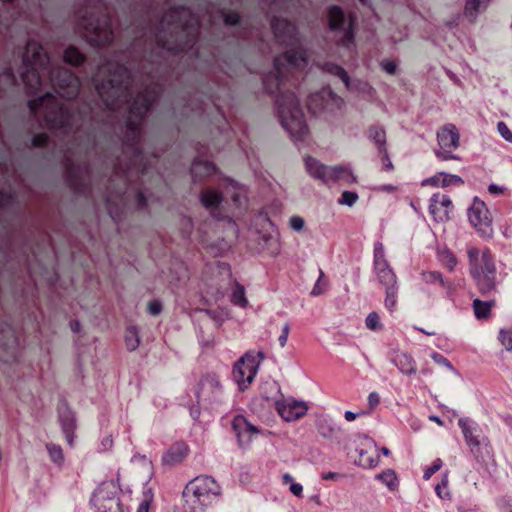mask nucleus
Wrapping results in <instances>:
<instances>
[{
	"label": "nucleus",
	"instance_id": "obj_9",
	"mask_svg": "<svg viewBox=\"0 0 512 512\" xmlns=\"http://www.w3.org/2000/svg\"><path fill=\"white\" fill-rule=\"evenodd\" d=\"M374 271L379 283L385 288L397 285V276L385 258L384 246L381 242L374 244Z\"/></svg>",
	"mask_w": 512,
	"mask_h": 512
},
{
	"label": "nucleus",
	"instance_id": "obj_54",
	"mask_svg": "<svg viewBox=\"0 0 512 512\" xmlns=\"http://www.w3.org/2000/svg\"><path fill=\"white\" fill-rule=\"evenodd\" d=\"M151 104V102L148 100V99H143V103L141 104V108L140 107H137L135 106L132 110L133 113H135V110H137V112L140 113V110L143 109V110H147L149 105Z\"/></svg>",
	"mask_w": 512,
	"mask_h": 512
},
{
	"label": "nucleus",
	"instance_id": "obj_40",
	"mask_svg": "<svg viewBox=\"0 0 512 512\" xmlns=\"http://www.w3.org/2000/svg\"><path fill=\"white\" fill-rule=\"evenodd\" d=\"M497 131L507 142L512 143V131L509 129L505 122H498Z\"/></svg>",
	"mask_w": 512,
	"mask_h": 512
},
{
	"label": "nucleus",
	"instance_id": "obj_47",
	"mask_svg": "<svg viewBox=\"0 0 512 512\" xmlns=\"http://www.w3.org/2000/svg\"><path fill=\"white\" fill-rule=\"evenodd\" d=\"M444 260H445V263H446V266L450 269V270H453L454 267L457 265V259L456 257L448 252L445 256H444Z\"/></svg>",
	"mask_w": 512,
	"mask_h": 512
},
{
	"label": "nucleus",
	"instance_id": "obj_2",
	"mask_svg": "<svg viewBox=\"0 0 512 512\" xmlns=\"http://www.w3.org/2000/svg\"><path fill=\"white\" fill-rule=\"evenodd\" d=\"M219 494L220 487L213 478L196 477L184 490V510L185 512H203Z\"/></svg>",
	"mask_w": 512,
	"mask_h": 512
},
{
	"label": "nucleus",
	"instance_id": "obj_26",
	"mask_svg": "<svg viewBox=\"0 0 512 512\" xmlns=\"http://www.w3.org/2000/svg\"><path fill=\"white\" fill-rule=\"evenodd\" d=\"M487 4L488 0H467L465 6V15L474 20L481 6L484 5L486 7Z\"/></svg>",
	"mask_w": 512,
	"mask_h": 512
},
{
	"label": "nucleus",
	"instance_id": "obj_51",
	"mask_svg": "<svg viewBox=\"0 0 512 512\" xmlns=\"http://www.w3.org/2000/svg\"><path fill=\"white\" fill-rule=\"evenodd\" d=\"M331 174H333L336 179H340L343 176H347L348 172L346 170H343L340 168H335V169L331 170Z\"/></svg>",
	"mask_w": 512,
	"mask_h": 512
},
{
	"label": "nucleus",
	"instance_id": "obj_61",
	"mask_svg": "<svg viewBox=\"0 0 512 512\" xmlns=\"http://www.w3.org/2000/svg\"><path fill=\"white\" fill-rule=\"evenodd\" d=\"M430 419L439 425H442V421L438 416H431Z\"/></svg>",
	"mask_w": 512,
	"mask_h": 512
},
{
	"label": "nucleus",
	"instance_id": "obj_39",
	"mask_svg": "<svg viewBox=\"0 0 512 512\" xmlns=\"http://www.w3.org/2000/svg\"><path fill=\"white\" fill-rule=\"evenodd\" d=\"M378 154L381 159L382 168L385 171H391L393 170L394 166L393 163L389 157L387 148L384 149V151H378Z\"/></svg>",
	"mask_w": 512,
	"mask_h": 512
},
{
	"label": "nucleus",
	"instance_id": "obj_36",
	"mask_svg": "<svg viewBox=\"0 0 512 512\" xmlns=\"http://www.w3.org/2000/svg\"><path fill=\"white\" fill-rule=\"evenodd\" d=\"M153 503V494L151 491H146L143 493V497L141 500V503L139 504V507L137 509V512H149L150 508Z\"/></svg>",
	"mask_w": 512,
	"mask_h": 512
},
{
	"label": "nucleus",
	"instance_id": "obj_24",
	"mask_svg": "<svg viewBox=\"0 0 512 512\" xmlns=\"http://www.w3.org/2000/svg\"><path fill=\"white\" fill-rule=\"evenodd\" d=\"M385 292H386V297H385L384 305L390 312H393L397 306L398 284L386 287Z\"/></svg>",
	"mask_w": 512,
	"mask_h": 512
},
{
	"label": "nucleus",
	"instance_id": "obj_25",
	"mask_svg": "<svg viewBox=\"0 0 512 512\" xmlns=\"http://www.w3.org/2000/svg\"><path fill=\"white\" fill-rule=\"evenodd\" d=\"M276 37L281 38L284 34L292 35L294 33V26L286 20H276L272 24Z\"/></svg>",
	"mask_w": 512,
	"mask_h": 512
},
{
	"label": "nucleus",
	"instance_id": "obj_4",
	"mask_svg": "<svg viewBox=\"0 0 512 512\" xmlns=\"http://www.w3.org/2000/svg\"><path fill=\"white\" fill-rule=\"evenodd\" d=\"M464 439L478 462H486L493 457V448L486 437H481V431L471 425L469 419L458 420Z\"/></svg>",
	"mask_w": 512,
	"mask_h": 512
},
{
	"label": "nucleus",
	"instance_id": "obj_64",
	"mask_svg": "<svg viewBox=\"0 0 512 512\" xmlns=\"http://www.w3.org/2000/svg\"><path fill=\"white\" fill-rule=\"evenodd\" d=\"M345 417H346V419H347V420H349V421H350V420H352V412L347 411V412H346V414H345Z\"/></svg>",
	"mask_w": 512,
	"mask_h": 512
},
{
	"label": "nucleus",
	"instance_id": "obj_23",
	"mask_svg": "<svg viewBox=\"0 0 512 512\" xmlns=\"http://www.w3.org/2000/svg\"><path fill=\"white\" fill-rule=\"evenodd\" d=\"M201 202L207 208L217 207L221 202V195L216 190L207 189L202 192Z\"/></svg>",
	"mask_w": 512,
	"mask_h": 512
},
{
	"label": "nucleus",
	"instance_id": "obj_1",
	"mask_svg": "<svg viewBox=\"0 0 512 512\" xmlns=\"http://www.w3.org/2000/svg\"><path fill=\"white\" fill-rule=\"evenodd\" d=\"M469 271L476 283L478 291L487 295L496 289L495 259L489 248L480 251L476 247H470L467 251Z\"/></svg>",
	"mask_w": 512,
	"mask_h": 512
},
{
	"label": "nucleus",
	"instance_id": "obj_48",
	"mask_svg": "<svg viewBox=\"0 0 512 512\" xmlns=\"http://www.w3.org/2000/svg\"><path fill=\"white\" fill-rule=\"evenodd\" d=\"M224 22L227 24H235L238 21V15L234 12H229L223 15Z\"/></svg>",
	"mask_w": 512,
	"mask_h": 512
},
{
	"label": "nucleus",
	"instance_id": "obj_21",
	"mask_svg": "<svg viewBox=\"0 0 512 512\" xmlns=\"http://www.w3.org/2000/svg\"><path fill=\"white\" fill-rule=\"evenodd\" d=\"M393 362L403 374L411 375L416 372V362L406 353L397 354Z\"/></svg>",
	"mask_w": 512,
	"mask_h": 512
},
{
	"label": "nucleus",
	"instance_id": "obj_27",
	"mask_svg": "<svg viewBox=\"0 0 512 512\" xmlns=\"http://www.w3.org/2000/svg\"><path fill=\"white\" fill-rule=\"evenodd\" d=\"M498 340L506 351L512 352V326L501 328L498 332Z\"/></svg>",
	"mask_w": 512,
	"mask_h": 512
},
{
	"label": "nucleus",
	"instance_id": "obj_45",
	"mask_svg": "<svg viewBox=\"0 0 512 512\" xmlns=\"http://www.w3.org/2000/svg\"><path fill=\"white\" fill-rule=\"evenodd\" d=\"M290 226L291 228H293L294 230H301L304 226V220L303 218L299 217V216H293L290 221Z\"/></svg>",
	"mask_w": 512,
	"mask_h": 512
},
{
	"label": "nucleus",
	"instance_id": "obj_28",
	"mask_svg": "<svg viewBox=\"0 0 512 512\" xmlns=\"http://www.w3.org/2000/svg\"><path fill=\"white\" fill-rule=\"evenodd\" d=\"M376 479L383 482L390 490H393L396 486V474L393 470L388 469L376 475Z\"/></svg>",
	"mask_w": 512,
	"mask_h": 512
},
{
	"label": "nucleus",
	"instance_id": "obj_8",
	"mask_svg": "<svg viewBox=\"0 0 512 512\" xmlns=\"http://www.w3.org/2000/svg\"><path fill=\"white\" fill-rule=\"evenodd\" d=\"M354 444L356 445L355 451L357 459L354 458V463L363 468H373L379 463V450L375 441L364 434H358L354 437Z\"/></svg>",
	"mask_w": 512,
	"mask_h": 512
},
{
	"label": "nucleus",
	"instance_id": "obj_53",
	"mask_svg": "<svg viewBox=\"0 0 512 512\" xmlns=\"http://www.w3.org/2000/svg\"><path fill=\"white\" fill-rule=\"evenodd\" d=\"M340 202L351 205L352 204V193H350L348 191L344 192L342 195V200Z\"/></svg>",
	"mask_w": 512,
	"mask_h": 512
},
{
	"label": "nucleus",
	"instance_id": "obj_29",
	"mask_svg": "<svg viewBox=\"0 0 512 512\" xmlns=\"http://www.w3.org/2000/svg\"><path fill=\"white\" fill-rule=\"evenodd\" d=\"M365 326L371 331H380L383 329V324L377 312H370L365 319Z\"/></svg>",
	"mask_w": 512,
	"mask_h": 512
},
{
	"label": "nucleus",
	"instance_id": "obj_34",
	"mask_svg": "<svg viewBox=\"0 0 512 512\" xmlns=\"http://www.w3.org/2000/svg\"><path fill=\"white\" fill-rule=\"evenodd\" d=\"M379 402H380V397H379L378 393L371 392L368 395V407H367V409L365 411H361V412H354V420L359 415L371 413L374 410V408L379 404Z\"/></svg>",
	"mask_w": 512,
	"mask_h": 512
},
{
	"label": "nucleus",
	"instance_id": "obj_63",
	"mask_svg": "<svg viewBox=\"0 0 512 512\" xmlns=\"http://www.w3.org/2000/svg\"><path fill=\"white\" fill-rule=\"evenodd\" d=\"M382 453L385 455V456H388L390 454V450L386 447H383L381 449Z\"/></svg>",
	"mask_w": 512,
	"mask_h": 512
},
{
	"label": "nucleus",
	"instance_id": "obj_41",
	"mask_svg": "<svg viewBox=\"0 0 512 512\" xmlns=\"http://www.w3.org/2000/svg\"><path fill=\"white\" fill-rule=\"evenodd\" d=\"M307 166L312 174H314L317 177H325V168L321 165H318V163L314 160L308 161Z\"/></svg>",
	"mask_w": 512,
	"mask_h": 512
},
{
	"label": "nucleus",
	"instance_id": "obj_57",
	"mask_svg": "<svg viewBox=\"0 0 512 512\" xmlns=\"http://www.w3.org/2000/svg\"><path fill=\"white\" fill-rule=\"evenodd\" d=\"M488 190H489L491 193H500V192H502V188H500L499 186H497V185H495V184H491V185H489Z\"/></svg>",
	"mask_w": 512,
	"mask_h": 512
},
{
	"label": "nucleus",
	"instance_id": "obj_30",
	"mask_svg": "<svg viewBox=\"0 0 512 512\" xmlns=\"http://www.w3.org/2000/svg\"><path fill=\"white\" fill-rule=\"evenodd\" d=\"M423 281L427 284H439L441 287H446V281L442 274L437 271L424 272L422 274Z\"/></svg>",
	"mask_w": 512,
	"mask_h": 512
},
{
	"label": "nucleus",
	"instance_id": "obj_62",
	"mask_svg": "<svg viewBox=\"0 0 512 512\" xmlns=\"http://www.w3.org/2000/svg\"><path fill=\"white\" fill-rule=\"evenodd\" d=\"M363 6L370 7V0H359Z\"/></svg>",
	"mask_w": 512,
	"mask_h": 512
},
{
	"label": "nucleus",
	"instance_id": "obj_55",
	"mask_svg": "<svg viewBox=\"0 0 512 512\" xmlns=\"http://www.w3.org/2000/svg\"><path fill=\"white\" fill-rule=\"evenodd\" d=\"M378 190L384 191V192H394L396 190V187L392 184H387V185L380 186L378 188Z\"/></svg>",
	"mask_w": 512,
	"mask_h": 512
},
{
	"label": "nucleus",
	"instance_id": "obj_18",
	"mask_svg": "<svg viewBox=\"0 0 512 512\" xmlns=\"http://www.w3.org/2000/svg\"><path fill=\"white\" fill-rule=\"evenodd\" d=\"M367 137L374 143L378 151H384L386 145V131L379 125H372L367 129Z\"/></svg>",
	"mask_w": 512,
	"mask_h": 512
},
{
	"label": "nucleus",
	"instance_id": "obj_31",
	"mask_svg": "<svg viewBox=\"0 0 512 512\" xmlns=\"http://www.w3.org/2000/svg\"><path fill=\"white\" fill-rule=\"evenodd\" d=\"M64 60L72 65H79L83 62L84 56L74 47L65 50Z\"/></svg>",
	"mask_w": 512,
	"mask_h": 512
},
{
	"label": "nucleus",
	"instance_id": "obj_44",
	"mask_svg": "<svg viewBox=\"0 0 512 512\" xmlns=\"http://www.w3.org/2000/svg\"><path fill=\"white\" fill-rule=\"evenodd\" d=\"M148 310L152 315H158L162 310V305L157 300L150 301L148 303Z\"/></svg>",
	"mask_w": 512,
	"mask_h": 512
},
{
	"label": "nucleus",
	"instance_id": "obj_50",
	"mask_svg": "<svg viewBox=\"0 0 512 512\" xmlns=\"http://www.w3.org/2000/svg\"><path fill=\"white\" fill-rule=\"evenodd\" d=\"M46 139H47L46 135H44V134H39V135H37V136H35V137H34V139H33V145H34V146H42V145H44V144H45Z\"/></svg>",
	"mask_w": 512,
	"mask_h": 512
},
{
	"label": "nucleus",
	"instance_id": "obj_60",
	"mask_svg": "<svg viewBox=\"0 0 512 512\" xmlns=\"http://www.w3.org/2000/svg\"><path fill=\"white\" fill-rule=\"evenodd\" d=\"M283 480H284L285 483H290V484L293 483V479H292V477L289 474H285L283 476Z\"/></svg>",
	"mask_w": 512,
	"mask_h": 512
},
{
	"label": "nucleus",
	"instance_id": "obj_17",
	"mask_svg": "<svg viewBox=\"0 0 512 512\" xmlns=\"http://www.w3.org/2000/svg\"><path fill=\"white\" fill-rule=\"evenodd\" d=\"M84 36L93 44L96 45H105L111 41V30L109 27L105 26L103 28H94L93 31H90L88 27H85Z\"/></svg>",
	"mask_w": 512,
	"mask_h": 512
},
{
	"label": "nucleus",
	"instance_id": "obj_35",
	"mask_svg": "<svg viewBox=\"0 0 512 512\" xmlns=\"http://www.w3.org/2000/svg\"><path fill=\"white\" fill-rule=\"evenodd\" d=\"M440 175H441V186L442 187L463 184L462 178L458 175L448 174L445 172H440Z\"/></svg>",
	"mask_w": 512,
	"mask_h": 512
},
{
	"label": "nucleus",
	"instance_id": "obj_49",
	"mask_svg": "<svg viewBox=\"0 0 512 512\" xmlns=\"http://www.w3.org/2000/svg\"><path fill=\"white\" fill-rule=\"evenodd\" d=\"M302 486L298 483H291L290 485V491L297 497L302 496Z\"/></svg>",
	"mask_w": 512,
	"mask_h": 512
},
{
	"label": "nucleus",
	"instance_id": "obj_58",
	"mask_svg": "<svg viewBox=\"0 0 512 512\" xmlns=\"http://www.w3.org/2000/svg\"><path fill=\"white\" fill-rule=\"evenodd\" d=\"M507 512H512V497L505 500Z\"/></svg>",
	"mask_w": 512,
	"mask_h": 512
},
{
	"label": "nucleus",
	"instance_id": "obj_42",
	"mask_svg": "<svg viewBox=\"0 0 512 512\" xmlns=\"http://www.w3.org/2000/svg\"><path fill=\"white\" fill-rule=\"evenodd\" d=\"M381 68L388 74L394 75L396 73L397 64L393 60H382L380 62Z\"/></svg>",
	"mask_w": 512,
	"mask_h": 512
},
{
	"label": "nucleus",
	"instance_id": "obj_7",
	"mask_svg": "<svg viewBox=\"0 0 512 512\" xmlns=\"http://www.w3.org/2000/svg\"><path fill=\"white\" fill-rule=\"evenodd\" d=\"M468 219L471 225L483 238L493 235L492 217L484 201L475 197L468 209Z\"/></svg>",
	"mask_w": 512,
	"mask_h": 512
},
{
	"label": "nucleus",
	"instance_id": "obj_13",
	"mask_svg": "<svg viewBox=\"0 0 512 512\" xmlns=\"http://www.w3.org/2000/svg\"><path fill=\"white\" fill-rule=\"evenodd\" d=\"M279 415L286 421L297 420L307 412L304 402L293 399H283L276 404Z\"/></svg>",
	"mask_w": 512,
	"mask_h": 512
},
{
	"label": "nucleus",
	"instance_id": "obj_37",
	"mask_svg": "<svg viewBox=\"0 0 512 512\" xmlns=\"http://www.w3.org/2000/svg\"><path fill=\"white\" fill-rule=\"evenodd\" d=\"M360 91H363L364 93H366L367 97L369 99H372L374 97V94H375V90L368 83H364V82H360V81H355L354 80V93L355 92H360Z\"/></svg>",
	"mask_w": 512,
	"mask_h": 512
},
{
	"label": "nucleus",
	"instance_id": "obj_14",
	"mask_svg": "<svg viewBox=\"0 0 512 512\" xmlns=\"http://www.w3.org/2000/svg\"><path fill=\"white\" fill-rule=\"evenodd\" d=\"M232 427L241 445L249 444L253 436L259 434V430L241 415L234 417Z\"/></svg>",
	"mask_w": 512,
	"mask_h": 512
},
{
	"label": "nucleus",
	"instance_id": "obj_43",
	"mask_svg": "<svg viewBox=\"0 0 512 512\" xmlns=\"http://www.w3.org/2000/svg\"><path fill=\"white\" fill-rule=\"evenodd\" d=\"M431 358L439 365H443V366H446L448 367L449 369H453L450 361L445 357L443 356L442 354L438 353V352H433L431 354Z\"/></svg>",
	"mask_w": 512,
	"mask_h": 512
},
{
	"label": "nucleus",
	"instance_id": "obj_16",
	"mask_svg": "<svg viewBox=\"0 0 512 512\" xmlns=\"http://www.w3.org/2000/svg\"><path fill=\"white\" fill-rule=\"evenodd\" d=\"M189 447L184 442H176L171 445L163 456V463L166 465L180 464L188 455Z\"/></svg>",
	"mask_w": 512,
	"mask_h": 512
},
{
	"label": "nucleus",
	"instance_id": "obj_38",
	"mask_svg": "<svg viewBox=\"0 0 512 512\" xmlns=\"http://www.w3.org/2000/svg\"><path fill=\"white\" fill-rule=\"evenodd\" d=\"M443 462L440 458L435 459L432 464L424 470L423 478L429 480L433 474L441 469Z\"/></svg>",
	"mask_w": 512,
	"mask_h": 512
},
{
	"label": "nucleus",
	"instance_id": "obj_6",
	"mask_svg": "<svg viewBox=\"0 0 512 512\" xmlns=\"http://www.w3.org/2000/svg\"><path fill=\"white\" fill-rule=\"evenodd\" d=\"M437 141L440 147L435 150L436 157L441 161L455 160L457 156L453 154L460 145V134L457 127L448 123L441 127L437 132Z\"/></svg>",
	"mask_w": 512,
	"mask_h": 512
},
{
	"label": "nucleus",
	"instance_id": "obj_19",
	"mask_svg": "<svg viewBox=\"0 0 512 512\" xmlns=\"http://www.w3.org/2000/svg\"><path fill=\"white\" fill-rule=\"evenodd\" d=\"M286 61L288 65L295 67V68H301L304 67L306 64V54L302 50L292 51L286 53L283 58L277 59L276 66L280 70L279 65H284L281 61Z\"/></svg>",
	"mask_w": 512,
	"mask_h": 512
},
{
	"label": "nucleus",
	"instance_id": "obj_32",
	"mask_svg": "<svg viewBox=\"0 0 512 512\" xmlns=\"http://www.w3.org/2000/svg\"><path fill=\"white\" fill-rule=\"evenodd\" d=\"M231 300L236 305H239L242 307L246 306L247 299L245 297V291H244L243 286H241L239 284L235 285L232 296H231Z\"/></svg>",
	"mask_w": 512,
	"mask_h": 512
},
{
	"label": "nucleus",
	"instance_id": "obj_33",
	"mask_svg": "<svg viewBox=\"0 0 512 512\" xmlns=\"http://www.w3.org/2000/svg\"><path fill=\"white\" fill-rule=\"evenodd\" d=\"M328 17L331 28H337L343 22V12L338 7H332L329 10Z\"/></svg>",
	"mask_w": 512,
	"mask_h": 512
},
{
	"label": "nucleus",
	"instance_id": "obj_46",
	"mask_svg": "<svg viewBox=\"0 0 512 512\" xmlns=\"http://www.w3.org/2000/svg\"><path fill=\"white\" fill-rule=\"evenodd\" d=\"M423 186L431 185V186H441V175L438 173L430 178H427L422 183Z\"/></svg>",
	"mask_w": 512,
	"mask_h": 512
},
{
	"label": "nucleus",
	"instance_id": "obj_11",
	"mask_svg": "<svg viewBox=\"0 0 512 512\" xmlns=\"http://www.w3.org/2000/svg\"><path fill=\"white\" fill-rule=\"evenodd\" d=\"M29 107L31 111L37 115L44 114L45 120L48 124H51L52 127L58 125L56 122V116L59 115L61 118L63 117L62 107L57 103L55 98L46 94L44 97L38 100H32L29 103Z\"/></svg>",
	"mask_w": 512,
	"mask_h": 512
},
{
	"label": "nucleus",
	"instance_id": "obj_22",
	"mask_svg": "<svg viewBox=\"0 0 512 512\" xmlns=\"http://www.w3.org/2000/svg\"><path fill=\"white\" fill-rule=\"evenodd\" d=\"M472 306L477 319H487L490 317L491 309L495 306V300L482 301L480 299H475Z\"/></svg>",
	"mask_w": 512,
	"mask_h": 512
},
{
	"label": "nucleus",
	"instance_id": "obj_3",
	"mask_svg": "<svg viewBox=\"0 0 512 512\" xmlns=\"http://www.w3.org/2000/svg\"><path fill=\"white\" fill-rule=\"evenodd\" d=\"M48 63L49 59L45 53H42V47L35 41L29 42L24 54L25 72L22 74L24 83L33 89L40 86L41 77L49 73Z\"/></svg>",
	"mask_w": 512,
	"mask_h": 512
},
{
	"label": "nucleus",
	"instance_id": "obj_5",
	"mask_svg": "<svg viewBox=\"0 0 512 512\" xmlns=\"http://www.w3.org/2000/svg\"><path fill=\"white\" fill-rule=\"evenodd\" d=\"M113 68V76L111 79L107 81V84H96V89L101 96V98L106 102L107 105H113L112 102H110V97H121L123 95V88L122 84L125 80L129 79L128 71L118 65V64H110L107 70L111 71ZM106 71V68L103 70L101 69L95 79L96 82H98V78L100 75H102Z\"/></svg>",
	"mask_w": 512,
	"mask_h": 512
},
{
	"label": "nucleus",
	"instance_id": "obj_56",
	"mask_svg": "<svg viewBox=\"0 0 512 512\" xmlns=\"http://www.w3.org/2000/svg\"><path fill=\"white\" fill-rule=\"evenodd\" d=\"M287 337H288V327H285L283 329V334L280 336L281 346H284L286 344Z\"/></svg>",
	"mask_w": 512,
	"mask_h": 512
},
{
	"label": "nucleus",
	"instance_id": "obj_15",
	"mask_svg": "<svg viewBox=\"0 0 512 512\" xmlns=\"http://www.w3.org/2000/svg\"><path fill=\"white\" fill-rule=\"evenodd\" d=\"M57 77L59 80L57 81V86L60 89H64L65 91L61 93L62 97L71 98L78 93L79 81L76 77L72 75L70 71L67 69H58L56 71ZM60 94V92H58Z\"/></svg>",
	"mask_w": 512,
	"mask_h": 512
},
{
	"label": "nucleus",
	"instance_id": "obj_52",
	"mask_svg": "<svg viewBox=\"0 0 512 512\" xmlns=\"http://www.w3.org/2000/svg\"><path fill=\"white\" fill-rule=\"evenodd\" d=\"M447 483H448V480L444 479L441 481V483L437 484V486L435 487V491H436L437 495L441 498L443 497L442 489L447 487Z\"/></svg>",
	"mask_w": 512,
	"mask_h": 512
},
{
	"label": "nucleus",
	"instance_id": "obj_12",
	"mask_svg": "<svg viewBox=\"0 0 512 512\" xmlns=\"http://www.w3.org/2000/svg\"><path fill=\"white\" fill-rule=\"evenodd\" d=\"M452 209L453 204L449 196L441 193L432 195L429 204V213L434 220L438 222L447 221L450 218L449 214Z\"/></svg>",
	"mask_w": 512,
	"mask_h": 512
},
{
	"label": "nucleus",
	"instance_id": "obj_59",
	"mask_svg": "<svg viewBox=\"0 0 512 512\" xmlns=\"http://www.w3.org/2000/svg\"><path fill=\"white\" fill-rule=\"evenodd\" d=\"M338 476V474H335V473H326V474H323L322 475V478L324 480H328V479H334Z\"/></svg>",
	"mask_w": 512,
	"mask_h": 512
},
{
	"label": "nucleus",
	"instance_id": "obj_10",
	"mask_svg": "<svg viewBox=\"0 0 512 512\" xmlns=\"http://www.w3.org/2000/svg\"><path fill=\"white\" fill-rule=\"evenodd\" d=\"M258 364L259 360L257 357L250 353L245 354L236 362L233 369V377L241 390L247 388V386L252 382L256 374Z\"/></svg>",
	"mask_w": 512,
	"mask_h": 512
},
{
	"label": "nucleus",
	"instance_id": "obj_20",
	"mask_svg": "<svg viewBox=\"0 0 512 512\" xmlns=\"http://www.w3.org/2000/svg\"><path fill=\"white\" fill-rule=\"evenodd\" d=\"M119 494V487L118 485L113 481L103 482L100 484V486L97 488V490L94 493V497L98 500H104V499H115L117 498Z\"/></svg>",
	"mask_w": 512,
	"mask_h": 512
}]
</instances>
